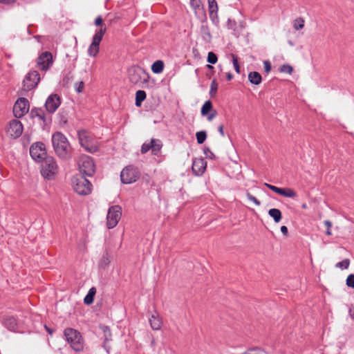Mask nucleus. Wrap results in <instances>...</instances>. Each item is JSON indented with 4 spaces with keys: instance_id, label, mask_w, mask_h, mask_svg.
<instances>
[{
    "instance_id": "nucleus-59",
    "label": "nucleus",
    "mask_w": 354,
    "mask_h": 354,
    "mask_svg": "<svg viewBox=\"0 0 354 354\" xmlns=\"http://www.w3.org/2000/svg\"><path fill=\"white\" fill-rule=\"evenodd\" d=\"M326 234L327 235H330L331 234V231H330V228H327V230L326 232Z\"/></svg>"
},
{
    "instance_id": "nucleus-32",
    "label": "nucleus",
    "mask_w": 354,
    "mask_h": 354,
    "mask_svg": "<svg viewBox=\"0 0 354 354\" xmlns=\"http://www.w3.org/2000/svg\"><path fill=\"white\" fill-rule=\"evenodd\" d=\"M304 19L301 17H299L293 21V28L296 30H301L304 27Z\"/></svg>"
},
{
    "instance_id": "nucleus-4",
    "label": "nucleus",
    "mask_w": 354,
    "mask_h": 354,
    "mask_svg": "<svg viewBox=\"0 0 354 354\" xmlns=\"http://www.w3.org/2000/svg\"><path fill=\"white\" fill-rule=\"evenodd\" d=\"M41 162V176L48 180L53 179L58 171V166L55 160L50 156L44 158Z\"/></svg>"
},
{
    "instance_id": "nucleus-13",
    "label": "nucleus",
    "mask_w": 354,
    "mask_h": 354,
    "mask_svg": "<svg viewBox=\"0 0 354 354\" xmlns=\"http://www.w3.org/2000/svg\"><path fill=\"white\" fill-rule=\"evenodd\" d=\"M30 104L25 97H19L13 106L15 117L20 118L26 115L29 111Z\"/></svg>"
},
{
    "instance_id": "nucleus-58",
    "label": "nucleus",
    "mask_w": 354,
    "mask_h": 354,
    "mask_svg": "<svg viewBox=\"0 0 354 354\" xmlns=\"http://www.w3.org/2000/svg\"><path fill=\"white\" fill-rule=\"evenodd\" d=\"M151 347H153V349L155 348L156 341H155V339L153 338L151 339Z\"/></svg>"
},
{
    "instance_id": "nucleus-31",
    "label": "nucleus",
    "mask_w": 354,
    "mask_h": 354,
    "mask_svg": "<svg viewBox=\"0 0 354 354\" xmlns=\"http://www.w3.org/2000/svg\"><path fill=\"white\" fill-rule=\"evenodd\" d=\"M197 142L200 145L203 144L207 138V133L205 131H200L196 133Z\"/></svg>"
},
{
    "instance_id": "nucleus-47",
    "label": "nucleus",
    "mask_w": 354,
    "mask_h": 354,
    "mask_svg": "<svg viewBox=\"0 0 354 354\" xmlns=\"http://www.w3.org/2000/svg\"><path fill=\"white\" fill-rule=\"evenodd\" d=\"M263 66H264V69H265V71L268 73L270 72L271 71V64L270 62V61L268 60H265L263 62Z\"/></svg>"
},
{
    "instance_id": "nucleus-42",
    "label": "nucleus",
    "mask_w": 354,
    "mask_h": 354,
    "mask_svg": "<svg viewBox=\"0 0 354 354\" xmlns=\"http://www.w3.org/2000/svg\"><path fill=\"white\" fill-rule=\"evenodd\" d=\"M151 148L152 147L151 141L149 142H145L141 147L140 151L142 154H145L147 153L149 150H151Z\"/></svg>"
},
{
    "instance_id": "nucleus-7",
    "label": "nucleus",
    "mask_w": 354,
    "mask_h": 354,
    "mask_svg": "<svg viewBox=\"0 0 354 354\" xmlns=\"http://www.w3.org/2000/svg\"><path fill=\"white\" fill-rule=\"evenodd\" d=\"M106 31V28H101L97 30L93 37L92 42L88 46L87 53L90 57H95L99 53L100 44L103 38L104 35Z\"/></svg>"
},
{
    "instance_id": "nucleus-46",
    "label": "nucleus",
    "mask_w": 354,
    "mask_h": 354,
    "mask_svg": "<svg viewBox=\"0 0 354 354\" xmlns=\"http://www.w3.org/2000/svg\"><path fill=\"white\" fill-rule=\"evenodd\" d=\"M346 283L347 286L354 288V274H351L348 276Z\"/></svg>"
},
{
    "instance_id": "nucleus-9",
    "label": "nucleus",
    "mask_w": 354,
    "mask_h": 354,
    "mask_svg": "<svg viewBox=\"0 0 354 354\" xmlns=\"http://www.w3.org/2000/svg\"><path fill=\"white\" fill-rule=\"evenodd\" d=\"M78 165L82 174L91 176L95 173V165L93 160L90 156H82L80 158Z\"/></svg>"
},
{
    "instance_id": "nucleus-56",
    "label": "nucleus",
    "mask_w": 354,
    "mask_h": 354,
    "mask_svg": "<svg viewBox=\"0 0 354 354\" xmlns=\"http://www.w3.org/2000/svg\"><path fill=\"white\" fill-rule=\"evenodd\" d=\"M226 79L228 81H230L233 79V75L231 73H226Z\"/></svg>"
},
{
    "instance_id": "nucleus-57",
    "label": "nucleus",
    "mask_w": 354,
    "mask_h": 354,
    "mask_svg": "<svg viewBox=\"0 0 354 354\" xmlns=\"http://www.w3.org/2000/svg\"><path fill=\"white\" fill-rule=\"evenodd\" d=\"M324 225L326 226L327 228H330L331 226H332V223L330 221L326 220V221H324Z\"/></svg>"
},
{
    "instance_id": "nucleus-28",
    "label": "nucleus",
    "mask_w": 354,
    "mask_h": 354,
    "mask_svg": "<svg viewBox=\"0 0 354 354\" xmlns=\"http://www.w3.org/2000/svg\"><path fill=\"white\" fill-rule=\"evenodd\" d=\"M164 69V62L162 60H157L151 65V71L153 73L158 74Z\"/></svg>"
},
{
    "instance_id": "nucleus-54",
    "label": "nucleus",
    "mask_w": 354,
    "mask_h": 354,
    "mask_svg": "<svg viewBox=\"0 0 354 354\" xmlns=\"http://www.w3.org/2000/svg\"><path fill=\"white\" fill-rule=\"evenodd\" d=\"M16 0H0V3H4V4H10L15 1Z\"/></svg>"
},
{
    "instance_id": "nucleus-62",
    "label": "nucleus",
    "mask_w": 354,
    "mask_h": 354,
    "mask_svg": "<svg viewBox=\"0 0 354 354\" xmlns=\"http://www.w3.org/2000/svg\"><path fill=\"white\" fill-rule=\"evenodd\" d=\"M207 67L209 68V69H212L214 67L211 65H207Z\"/></svg>"
},
{
    "instance_id": "nucleus-45",
    "label": "nucleus",
    "mask_w": 354,
    "mask_h": 354,
    "mask_svg": "<svg viewBox=\"0 0 354 354\" xmlns=\"http://www.w3.org/2000/svg\"><path fill=\"white\" fill-rule=\"evenodd\" d=\"M246 197L248 199L252 202H253L257 206H259L261 205V202L254 196H252L250 193H246Z\"/></svg>"
},
{
    "instance_id": "nucleus-48",
    "label": "nucleus",
    "mask_w": 354,
    "mask_h": 354,
    "mask_svg": "<svg viewBox=\"0 0 354 354\" xmlns=\"http://www.w3.org/2000/svg\"><path fill=\"white\" fill-rule=\"evenodd\" d=\"M95 25L97 26H100V28L102 27V28H106L105 26H104L103 24H102V18L101 16H98L95 20Z\"/></svg>"
},
{
    "instance_id": "nucleus-52",
    "label": "nucleus",
    "mask_w": 354,
    "mask_h": 354,
    "mask_svg": "<svg viewBox=\"0 0 354 354\" xmlns=\"http://www.w3.org/2000/svg\"><path fill=\"white\" fill-rule=\"evenodd\" d=\"M281 233L286 236H288V227L285 225H283L281 227Z\"/></svg>"
},
{
    "instance_id": "nucleus-49",
    "label": "nucleus",
    "mask_w": 354,
    "mask_h": 354,
    "mask_svg": "<svg viewBox=\"0 0 354 354\" xmlns=\"http://www.w3.org/2000/svg\"><path fill=\"white\" fill-rule=\"evenodd\" d=\"M59 122L61 124H65L67 123V122H68L67 118L65 115H64L63 113H59Z\"/></svg>"
},
{
    "instance_id": "nucleus-10",
    "label": "nucleus",
    "mask_w": 354,
    "mask_h": 354,
    "mask_svg": "<svg viewBox=\"0 0 354 354\" xmlns=\"http://www.w3.org/2000/svg\"><path fill=\"white\" fill-rule=\"evenodd\" d=\"M122 216V207L120 205H113L109 208L106 216V226L109 229L115 227Z\"/></svg>"
},
{
    "instance_id": "nucleus-63",
    "label": "nucleus",
    "mask_w": 354,
    "mask_h": 354,
    "mask_svg": "<svg viewBox=\"0 0 354 354\" xmlns=\"http://www.w3.org/2000/svg\"><path fill=\"white\" fill-rule=\"evenodd\" d=\"M46 328L47 331H48L49 333H52V331H51L49 328H48L46 326Z\"/></svg>"
},
{
    "instance_id": "nucleus-33",
    "label": "nucleus",
    "mask_w": 354,
    "mask_h": 354,
    "mask_svg": "<svg viewBox=\"0 0 354 354\" xmlns=\"http://www.w3.org/2000/svg\"><path fill=\"white\" fill-rule=\"evenodd\" d=\"M209 12H218V8L216 0H207Z\"/></svg>"
},
{
    "instance_id": "nucleus-18",
    "label": "nucleus",
    "mask_w": 354,
    "mask_h": 354,
    "mask_svg": "<svg viewBox=\"0 0 354 354\" xmlns=\"http://www.w3.org/2000/svg\"><path fill=\"white\" fill-rule=\"evenodd\" d=\"M207 167V162L204 158L193 159L192 169L194 175L200 176L203 175Z\"/></svg>"
},
{
    "instance_id": "nucleus-60",
    "label": "nucleus",
    "mask_w": 354,
    "mask_h": 354,
    "mask_svg": "<svg viewBox=\"0 0 354 354\" xmlns=\"http://www.w3.org/2000/svg\"><path fill=\"white\" fill-rule=\"evenodd\" d=\"M288 43L290 46H294V43L291 41V40H288Z\"/></svg>"
},
{
    "instance_id": "nucleus-40",
    "label": "nucleus",
    "mask_w": 354,
    "mask_h": 354,
    "mask_svg": "<svg viewBox=\"0 0 354 354\" xmlns=\"http://www.w3.org/2000/svg\"><path fill=\"white\" fill-rule=\"evenodd\" d=\"M297 196V192L291 188H286L285 197L294 198Z\"/></svg>"
},
{
    "instance_id": "nucleus-11",
    "label": "nucleus",
    "mask_w": 354,
    "mask_h": 354,
    "mask_svg": "<svg viewBox=\"0 0 354 354\" xmlns=\"http://www.w3.org/2000/svg\"><path fill=\"white\" fill-rule=\"evenodd\" d=\"M30 155L32 158L38 162L47 158V152L45 145L41 142L32 144L30 148Z\"/></svg>"
},
{
    "instance_id": "nucleus-38",
    "label": "nucleus",
    "mask_w": 354,
    "mask_h": 354,
    "mask_svg": "<svg viewBox=\"0 0 354 354\" xmlns=\"http://www.w3.org/2000/svg\"><path fill=\"white\" fill-rule=\"evenodd\" d=\"M218 58L216 55L213 52H209L207 55V62L214 64L217 62Z\"/></svg>"
},
{
    "instance_id": "nucleus-51",
    "label": "nucleus",
    "mask_w": 354,
    "mask_h": 354,
    "mask_svg": "<svg viewBox=\"0 0 354 354\" xmlns=\"http://www.w3.org/2000/svg\"><path fill=\"white\" fill-rule=\"evenodd\" d=\"M216 115H217L216 111H215V110L212 111V113L207 115V120H209V121L212 120L213 118H214L216 116Z\"/></svg>"
},
{
    "instance_id": "nucleus-15",
    "label": "nucleus",
    "mask_w": 354,
    "mask_h": 354,
    "mask_svg": "<svg viewBox=\"0 0 354 354\" xmlns=\"http://www.w3.org/2000/svg\"><path fill=\"white\" fill-rule=\"evenodd\" d=\"M61 104V98L57 94L50 95L45 102L44 106L46 111L52 114L55 113Z\"/></svg>"
},
{
    "instance_id": "nucleus-27",
    "label": "nucleus",
    "mask_w": 354,
    "mask_h": 354,
    "mask_svg": "<svg viewBox=\"0 0 354 354\" xmlns=\"http://www.w3.org/2000/svg\"><path fill=\"white\" fill-rule=\"evenodd\" d=\"M147 97L145 91L142 90H138L136 93V106L139 107L141 106L142 102L145 100Z\"/></svg>"
},
{
    "instance_id": "nucleus-35",
    "label": "nucleus",
    "mask_w": 354,
    "mask_h": 354,
    "mask_svg": "<svg viewBox=\"0 0 354 354\" xmlns=\"http://www.w3.org/2000/svg\"><path fill=\"white\" fill-rule=\"evenodd\" d=\"M218 84L215 79H214L210 84L209 94L212 96L215 95L218 90Z\"/></svg>"
},
{
    "instance_id": "nucleus-43",
    "label": "nucleus",
    "mask_w": 354,
    "mask_h": 354,
    "mask_svg": "<svg viewBox=\"0 0 354 354\" xmlns=\"http://www.w3.org/2000/svg\"><path fill=\"white\" fill-rule=\"evenodd\" d=\"M204 154L205 155L207 158L214 160L216 158V156L212 151V150L209 147L204 148Z\"/></svg>"
},
{
    "instance_id": "nucleus-2",
    "label": "nucleus",
    "mask_w": 354,
    "mask_h": 354,
    "mask_svg": "<svg viewBox=\"0 0 354 354\" xmlns=\"http://www.w3.org/2000/svg\"><path fill=\"white\" fill-rule=\"evenodd\" d=\"M128 76L130 82L136 85H142L149 82V75L142 67L132 66L128 69Z\"/></svg>"
},
{
    "instance_id": "nucleus-34",
    "label": "nucleus",
    "mask_w": 354,
    "mask_h": 354,
    "mask_svg": "<svg viewBox=\"0 0 354 354\" xmlns=\"http://www.w3.org/2000/svg\"><path fill=\"white\" fill-rule=\"evenodd\" d=\"M350 265V260L348 259H344L340 262H338L336 264V267L340 268L341 270H346L348 268Z\"/></svg>"
},
{
    "instance_id": "nucleus-21",
    "label": "nucleus",
    "mask_w": 354,
    "mask_h": 354,
    "mask_svg": "<svg viewBox=\"0 0 354 354\" xmlns=\"http://www.w3.org/2000/svg\"><path fill=\"white\" fill-rule=\"evenodd\" d=\"M149 321L150 326L153 330H158L161 328L162 320L156 313L155 314L151 315Z\"/></svg>"
},
{
    "instance_id": "nucleus-41",
    "label": "nucleus",
    "mask_w": 354,
    "mask_h": 354,
    "mask_svg": "<svg viewBox=\"0 0 354 354\" xmlns=\"http://www.w3.org/2000/svg\"><path fill=\"white\" fill-rule=\"evenodd\" d=\"M74 87L77 93H82L84 88V83L82 81L77 82L75 83Z\"/></svg>"
},
{
    "instance_id": "nucleus-1",
    "label": "nucleus",
    "mask_w": 354,
    "mask_h": 354,
    "mask_svg": "<svg viewBox=\"0 0 354 354\" xmlns=\"http://www.w3.org/2000/svg\"><path fill=\"white\" fill-rule=\"evenodd\" d=\"M52 143L56 154L62 158L70 156V144L66 137L61 132H55L52 136Z\"/></svg>"
},
{
    "instance_id": "nucleus-14",
    "label": "nucleus",
    "mask_w": 354,
    "mask_h": 354,
    "mask_svg": "<svg viewBox=\"0 0 354 354\" xmlns=\"http://www.w3.org/2000/svg\"><path fill=\"white\" fill-rule=\"evenodd\" d=\"M53 64L52 53L49 51L41 53L37 59V64L41 71H48Z\"/></svg>"
},
{
    "instance_id": "nucleus-55",
    "label": "nucleus",
    "mask_w": 354,
    "mask_h": 354,
    "mask_svg": "<svg viewBox=\"0 0 354 354\" xmlns=\"http://www.w3.org/2000/svg\"><path fill=\"white\" fill-rule=\"evenodd\" d=\"M285 191H286V188H280L279 189V191H278V194L279 195H281L283 196H284L285 195Z\"/></svg>"
},
{
    "instance_id": "nucleus-30",
    "label": "nucleus",
    "mask_w": 354,
    "mask_h": 354,
    "mask_svg": "<svg viewBox=\"0 0 354 354\" xmlns=\"http://www.w3.org/2000/svg\"><path fill=\"white\" fill-rule=\"evenodd\" d=\"M212 110V103L211 101L207 100L203 104V105L201 108V115L203 116L207 115L208 113L210 112Z\"/></svg>"
},
{
    "instance_id": "nucleus-61",
    "label": "nucleus",
    "mask_w": 354,
    "mask_h": 354,
    "mask_svg": "<svg viewBox=\"0 0 354 354\" xmlns=\"http://www.w3.org/2000/svg\"><path fill=\"white\" fill-rule=\"evenodd\" d=\"M301 207L303 209H306L307 208V205L306 203H304V204H302Z\"/></svg>"
},
{
    "instance_id": "nucleus-44",
    "label": "nucleus",
    "mask_w": 354,
    "mask_h": 354,
    "mask_svg": "<svg viewBox=\"0 0 354 354\" xmlns=\"http://www.w3.org/2000/svg\"><path fill=\"white\" fill-rule=\"evenodd\" d=\"M232 62H233V65H234L235 71L237 73H240V66H239V64L238 62L237 57L236 55H234V54H232Z\"/></svg>"
},
{
    "instance_id": "nucleus-24",
    "label": "nucleus",
    "mask_w": 354,
    "mask_h": 354,
    "mask_svg": "<svg viewBox=\"0 0 354 354\" xmlns=\"http://www.w3.org/2000/svg\"><path fill=\"white\" fill-rule=\"evenodd\" d=\"M201 33L203 41L209 43L212 40V35L207 25H203L201 28Z\"/></svg>"
},
{
    "instance_id": "nucleus-8",
    "label": "nucleus",
    "mask_w": 354,
    "mask_h": 354,
    "mask_svg": "<svg viewBox=\"0 0 354 354\" xmlns=\"http://www.w3.org/2000/svg\"><path fill=\"white\" fill-rule=\"evenodd\" d=\"M140 178V171L132 165L126 167L120 173V179L124 184H131Z\"/></svg>"
},
{
    "instance_id": "nucleus-12",
    "label": "nucleus",
    "mask_w": 354,
    "mask_h": 354,
    "mask_svg": "<svg viewBox=\"0 0 354 354\" xmlns=\"http://www.w3.org/2000/svg\"><path fill=\"white\" fill-rule=\"evenodd\" d=\"M40 81V75L37 71H30L25 76L23 80V88L29 91L35 89Z\"/></svg>"
},
{
    "instance_id": "nucleus-6",
    "label": "nucleus",
    "mask_w": 354,
    "mask_h": 354,
    "mask_svg": "<svg viewBox=\"0 0 354 354\" xmlns=\"http://www.w3.org/2000/svg\"><path fill=\"white\" fill-rule=\"evenodd\" d=\"M80 143L84 149L89 153H95L98 150V146L89 133L85 130L78 131Z\"/></svg>"
},
{
    "instance_id": "nucleus-22",
    "label": "nucleus",
    "mask_w": 354,
    "mask_h": 354,
    "mask_svg": "<svg viewBox=\"0 0 354 354\" xmlns=\"http://www.w3.org/2000/svg\"><path fill=\"white\" fill-rule=\"evenodd\" d=\"M248 80L252 84L259 85L262 81V77L259 73L252 71L249 73Z\"/></svg>"
},
{
    "instance_id": "nucleus-3",
    "label": "nucleus",
    "mask_w": 354,
    "mask_h": 354,
    "mask_svg": "<svg viewBox=\"0 0 354 354\" xmlns=\"http://www.w3.org/2000/svg\"><path fill=\"white\" fill-rule=\"evenodd\" d=\"M64 335L71 347L75 351L83 349V340L81 334L76 330L67 328L64 331Z\"/></svg>"
},
{
    "instance_id": "nucleus-37",
    "label": "nucleus",
    "mask_w": 354,
    "mask_h": 354,
    "mask_svg": "<svg viewBox=\"0 0 354 354\" xmlns=\"http://www.w3.org/2000/svg\"><path fill=\"white\" fill-rule=\"evenodd\" d=\"M209 18H210L212 24L216 26H218L219 19H218V12H209Z\"/></svg>"
},
{
    "instance_id": "nucleus-36",
    "label": "nucleus",
    "mask_w": 354,
    "mask_h": 354,
    "mask_svg": "<svg viewBox=\"0 0 354 354\" xmlns=\"http://www.w3.org/2000/svg\"><path fill=\"white\" fill-rule=\"evenodd\" d=\"M190 6L196 12L202 7V3L201 0H190Z\"/></svg>"
},
{
    "instance_id": "nucleus-16",
    "label": "nucleus",
    "mask_w": 354,
    "mask_h": 354,
    "mask_svg": "<svg viewBox=\"0 0 354 354\" xmlns=\"http://www.w3.org/2000/svg\"><path fill=\"white\" fill-rule=\"evenodd\" d=\"M23 130L24 126L20 121L12 120L9 122L7 133L13 138H18L21 136Z\"/></svg>"
},
{
    "instance_id": "nucleus-17",
    "label": "nucleus",
    "mask_w": 354,
    "mask_h": 354,
    "mask_svg": "<svg viewBox=\"0 0 354 354\" xmlns=\"http://www.w3.org/2000/svg\"><path fill=\"white\" fill-rule=\"evenodd\" d=\"M100 329L103 333L104 342L102 347L104 348L106 352L109 354L111 349V346L109 343L112 341V333L111 328L106 325L100 324L99 326Z\"/></svg>"
},
{
    "instance_id": "nucleus-39",
    "label": "nucleus",
    "mask_w": 354,
    "mask_h": 354,
    "mask_svg": "<svg viewBox=\"0 0 354 354\" xmlns=\"http://www.w3.org/2000/svg\"><path fill=\"white\" fill-rule=\"evenodd\" d=\"M280 72L281 73H288V74H290L292 71H293V68L292 67L289 65V64H283L281 67H280V69H279Z\"/></svg>"
},
{
    "instance_id": "nucleus-50",
    "label": "nucleus",
    "mask_w": 354,
    "mask_h": 354,
    "mask_svg": "<svg viewBox=\"0 0 354 354\" xmlns=\"http://www.w3.org/2000/svg\"><path fill=\"white\" fill-rule=\"evenodd\" d=\"M265 185L267 187H268L270 190L273 191L274 192H275L277 194L278 193L279 187L274 186V185H270V184H268V183H265Z\"/></svg>"
},
{
    "instance_id": "nucleus-20",
    "label": "nucleus",
    "mask_w": 354,
    "mask_h": 354,
    "mask_svg": "<svg viewBox=\"0 0 354 354\" xmlns=\"http://www.w3.org/2000/svg\"><path fill=\"white\" fill-rule=\"evenodd\" d=\"M3 324L10 330H15L17 327V319L13 316H6L3 319Z\"/></svg>"
},
{
    "instance_id": "nucleus-5",
    "label": "nucleus",
    "mask_w": 354,
    "mask_h": 354,
    "mask_svg": "<svg viewBox=\"0 0 354 354\" xmlns=\"http://www.w3.org/2000/svg\"><path fill=\"white\" fill-rule=\"evenodd\" d=\"M73 187L74 191L80 195H88L92 189V184L82 174L73 178Z\"/></svg>"
},
{
    "instance_id": "nucleus-19",
    "label": "nucleus",
    "mask_w": 354,
    "mask_h": 354,
    "mask_svg": "<svg viewBox=\"0 0 354 354\" xmlns=\"http://www.w3.org/2000/svg\"><path fill=\"white\" fill-rule=\"evenodd\" d=\"M30 116L31 118H37L44 124H46V114L41 108H32L30 112Z\"/></svg>"
},
{
    "instance_id": "nucleus-23",
    "label": "nucleus",
    "mask_w": 354,
    "mask_h": 354,
    "mask_svg": "<svg viewBox=\"0 0 354 354\" xmlns=\"http://www.w3.org/2000/svg\"><path fill=\"white\" fill-rule=\"evenodd\" d=\"M151 152L153 155H157L162 147V143L161 140L158 139L152 138L151 139Z\"/></svg>"
},
{
    "instance_id": "nucleus-26",
    "label": "nucleus",
    "mask_w": 354,
    "mask_h": 354,
    "mask_svg": "<svg viewBox=\"0 0 354 354\" xmlns=\"http://www.w3.org/2000/svg\"><path fill=\"white\" fill-rule=\"evenodd\" d=\"M96 293V289L94 287H92L89 289L87 295L84 299V302L86 305H90L93 302L94 296Z\"/></svg>"
},
{
    "instance_id": "nucleus-25",
    "label": "nucleus",
    "mask_w": 354,
    "mask_h": 354,
    "mask_svg": "<svg viewBox=\"0 0 354 354\" xmlns=\"http://www.w3.org/2000/svg\"><path fill=\"white\" fill-rule=\"evenodd\" d=\"M268 214L273 218L275 223H279L282 218L281 212L277 208H272L269 209Z\"/></svg>"
},
{
    "instance_id": "nucleus-53",
    "label": "nucleus",
    "mask_w": 354,
    "mask_h": 354,
    "mask_svg": "<svg viewBox=\"0 0 354 354\" xmlns=\"http://www.w3.org/2000/svg\"><path fill=\"white\" fill-rule=\"evenodd\" d=\"M218 132L220 133L221 136H225V133H224V127L223 124H221L218 126Z\"/></svg>"
},
{
    "instance_id": "nucleus-29",
    "label": "nucleus",
    "mask_w": 354,
    "mask_h": 354,
    "mask_svg": "<svg viewBox=\"0 0 354 354\" xmlns=\"http://www.w3.org/2000/svg\"><path fill=\"white\" fill-rule=\"evenodd\" d=\"M111 263V257L109 254L106 252L99 261V266L102 268H106Z\"/></svg>"
}]
</instances>
